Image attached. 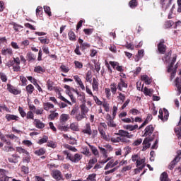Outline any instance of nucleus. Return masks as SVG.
I'll return each instance as SVG.
<instances>
[{"label": "nucleus", "instance_id": "39448f33", "mask_svg": "<svg viewBox=\"0 0 181 181\" xmlns=\"http://www.w3.org/2000/svg\"><path fill=\"white\" fill-rule=\"evenodd\" d=\"M165 40H161L158 45V50L159 53L163 54L166 52V46L165 45Z\"/></svg>", "mask_w": 181, "mask_h": 181}, {"label": "nucleus", "instance_id": "c03bdc74", "mask_svg": "<svg viewBox=\"0 0 181 181\" xmlns=\"http://www.w3.org/2000/svg\"><path fill=\"white\" fill-rule=\"evenodd\" d=\"M129 5L130 8H136L138 6V2H136V0H132L129 1Z\"/></svg>", "mask_w": 181, "mask_h": 181}, {"label": "nucleus", "instance_id": "f257e3e1", "mask_svg": "<svg viewBox=\"0 0 181 181\" xmlns=\"http://www.w3.org/2000/svg\"><path fill=\"white\" fill-rule=\"evenodd\" d=\"M63 153L64 155H66V159L71 160V162L74 163H78V162L83 159V155L79 153H75L74 156H71V153L67 151H64Z\"/></svg>", "mask_w": 181, "mask_h": 181}, {"label": "nucleus", "instance_id": "13d9d810", "mask_svg": "<svg viewBox=\"0 0 181 181\" xmlns=\"http://www.w3.org/2000/svg\"><path fill=\"white\" fill-rule=\"evenodd\" d=\"M144 91V93L146 94V95H152V89H148V88L145 87Z\"/></svg>", "mask_w": 181, "mask_h": 181}, {"label": "nucleus", "instance_id": "f03ea898", "mask_svg": "<svg viewBox=\"0 0 181 181\" xmlns=\"http://www.w3.org/2000/svg\"><path fill=\"white\" fill-rule=\"evenodd\" d=\"M176 55H175L173 58V60L170 65L168 66V73H171V79L173 80L175 78V76H176V71L177 70V64L175 66V63H176Z\"/></svg>", "mask_w": 181, "mask_h": 181}, {"label": "nucleus", "instance_id": "4be33fe9", "mask_svg": "<svg viewBox=\"0 0 181 181\" xmlns=\"http://www.w3.org/2000/svg\"><path fill=\"white\" fill-rule=\"evenodd\" d=\"M34 153L37 156H42V155H45L46 153V150L43 148H41L38 150L35 151Z\"/></svg>", "mask_w": 181, "mask_h": 181}, {"label": "nucleus", "instance_id": "72a5a7b5", "mask_svg": "<svg viewBox=\"0 0 181 181\" xmlns=\"http://www.w3.org/2000/svg\"><path fill=\"white\" fill-rule=\"evenodd\" d=\"M70 129L72 131H78V123L73 122L70 125Z\"/></svg>", "mask_w": 181, "mask_h": 181}, {"label": "nucleus", "instance_id": "412c9836", "mask_svg": "<svg viewBox=\"0 0 181 181\" xmlns=\"http://www.w3.org/2000/svg\"><path fill=\"white\" fill-rule=\"evenodd\" d=\"M124 129H128V131H135V129H137L138 128V124L135 125H131V124H127L124 126Z\"/></svg>", "mask_w": 181, "mask_h": 181}, {"label": "nucleus", "instance_id": "bf43d9fd", "mask_svg": "<svg viewBox=\"0 0 181 181\" xmlns=\"http://www.w3.org/2000/svg\"><path fill=\"white\" fill-rule=\"evenodd\" d=\"M98 130H99L100 135H102L103 138L104 139H105V138H107V135H105V131H104V129L99 127Z\"/></svg>", "mask_w": 181, "mask_h": 181}, {"label": "nucleus", "instance_id": "20e7f679", "mask_svg": "<svg viewBox=\"0 0 181 181\" xmlns=\"http://www.w3.org/2000/svg\"><path fill=\"white\" fill-rule=\"evenodd\" d=\"M106 120L107 125L111 128H115V127H117V124H115V122H114V119H112L110 114H107L106 115Z\"/></svg>", "mask_w": 181, "mask_h": 181}, {"label": "nucleus", "instance_id": "052dcab7", "mask_svg": "<svg viewBox=\"0 0 181 181\" xmlns=\"http://www.w3.org/2000/svg\"><path fill=\"white\" fill-rule=\"evenodd\" d=\"M164 112V119L165 121H168V118H169V112L165 108H163Z\"/></svg>", "mask_w": 181, "mask_h": 181}, {"label": "nucleus", "instance_id": "b1692460", "mask_svg": "<svg viewBox=\"0 0 181 181\" xmlns=\"http://www.w3.org/2000/svg\"><path fill=\"white\" fill-rule=\"evenodd\" d=\"M81 151V153H83V155H85L86 156H88V155H90V148H88V147L87 146H83Z\"/></svg>", "mask_w": 181, "mask_h": 181}, {"label": "nucleus", "instance_id": "9b49d317", "mask_svg": "<svg viewBox=\"0 0 181 181\" xmlns=\"http://www.w3.org/2000/svg\"><path fill=\"white\" fill-rule=\"evenodd\" d=\"M52 177H54V179H56L57 180H60L62 177H63L62 176V172H60V170H59L53 171Z\"/></svg>", "mask_w": 181, "mask_h": 181}, {"label": "nucleus", "instance_id": "0e129e2a", "mask_svg": "<svg viewBox=\"0 0 181 181\" xmlns=\"http://www.w3.org/2000/svg\"><path fill=\"white\" fill-rule=\"evenodd\" d=\"M27 78L28 80H29V81H30V83L34 84V86L37 85V82L36 81V79H35L33 77L28 76Z\"/></svg>", "mask_w": 181, "mask_h": 181}, {"label": "nucleus", "instance_id": "79ce46f5", "mask_svg": "<svg viewBox=\"0 0 181 181\" xmlns=\"http://www.w3.org/2000/svg\"><path fill=\"white\" fill-rule=\"evenodd\" d=\"M179 77H177L175 79V86L179 91V93H181V84L180 82H179Z\"/></svg>", "mask_w": 181, "mask_h": 181}, {"label": "nucleus", "instance_id": "f3484780", "mask_svg": "<svg viewBox=\"0 0 181 181\" xmlns=\"http://www.w3.org/2000/svg\"><path fill=\"white\" fill-rule=\"evenodd\" d=\"M127 87H128V84H127L124 80L121 79L118 83L117 89H119V91H122V88H127Z\"/></svg>", "mask_w": 181, "mask_h": 181}, {"label": "nucleus", "instance_id": "7c9ffc66", "mask_svg": "<svg viewBox=\"0 0 181 181\" xmlns=\"http://www.w3.org/2000/svg\"><path fill=\"white\" fill-rule=\"evenodd\" d=\"M75 118H76V121H81L82 119H84V118H87V116L86 115V114L81 112V113L76 115Z\"/></svg>", "mask_w": 181, "mask_h": 181}, {"label": "nucleus", "instance_id": "864d4df0", "mask_svg": "<svg viewBox=\"0 0 181 181\" xmlns=\"http://www.w3.org/2000/svg\"><path fill=\"white\" fill-rule=\"evenodd\" d=\"M44 11L45 13H47L49 16H52V11H50V7L47 6H44Z\"/></svg>", "mask_w": 181, "mask_h": 181}, {"label": "nucleus", "instance_id": "09e8293b", "mask_svg": "<svg viewBox=\"0 0 181 181\" xmlns=\"http://www.w3.org/2000/svg\"><path fill=\"white\" fill-rule=\"evenodd\" d=\"M100 151V153H102V155H103L104 158H107L108 156H107V150H105V148L99 146L98 147Z\"/></svg>", "mask_w": 181, "mask_h": 181}, {"label": "nucleus", "instance_id": "aec40b11", "mask_svg": "<svg viewBox=\"0 0 181 181\" xmlns=\"http://www.w3.org/2000/svg\"><path fill=\"white\" fill-rule=\"evenodd\" d=\"M83 134H87V135H91L92 131H91V126L90 124H86L85 129L83 130Z\"/></svg>", "mask_w": 181, "mask_h": 181}, {"label": "nucleus", "instance_id": "603ef678", "mask_svg": "<svg viewBox=\"0 0 181 181\" xmlns=\"http://www.w3.org/2000/svg\"><path fill=\"white\" fill-rule=\"evenodd\" d=\"M69 38L70 40H76V34L73 31L69 33Z\"/></svg>", "mask_w": 181, "mask_h": 181}, {"label": "nucleus", "instance_id": "c756f323", "mask_svg": "<svg viewBox=\"0 0 181 181\" xmlns=\"http://www.w3.org/2000/svg\"><path fill=\"white\" fill-rule=\"evenodd\" d=\"M89 110L88 107H87V106H86V104H82L81 105V113L82 114H87V112H88Z\"/></svg>", "mask_w": 181, "mask_h": 181}, {"label": "nucleus", "instance_id": "58836bf2", "mask_svg": "<svg viewBox=\"0 0 181 181\" xmlns=\"http://www.w3.org/2000/svg\"><path fill=\"white\" fill-rule=\"evenodd\" d=\"M39 40L41 43H42L43 45H49V42H50L49 40V39L47 38H45L43 37H39Z\"/></svg>", "mask_w": 181, "mask_h": 181}, {"label": "nucleus", "instance_id": "bb28decb", "mask_svg": "<svg viewBox=\"0 0 181 181\" xmlns=\"http://www.w3.org/2000/svg\"><path fill=\"white\" fill-rule=\"evenodd\" d=\"M92 87L93 91H98V81L97 79H95V78H93Z\"/></svg>", "mask_w": 181, "mask_h": 181}, {"label": "nucleus", "instance_id": "f704fd0d", "mask_svg": "<svg viewBox=\"0 0 181 181\" xmlns=\"http://www.w3.org/2000/svg\"><path fill=\"white\" fill-rule=\"evenodd\" d=\"M16 151L19 153H25V155H29V152H28V151L25 150V148H23L22 147H17Z\"/></svg>", "mask_w": 181, "mask_h": 181}, {"label": "nucleus", "instance_id": "7ed1b4c3", "mask_svg": "<svg viewBox=\"0 0 181 181\" xmlns=\"http://www.w3.org/2000/svg\"><path fill=\"white\" fill-rule=\"evenodd\" d=\"M145 158H139V160H137V161L136 162V167L138 168L135 169V172L136 173H139V172H141V170H142V169H144V168H145L146 164H145Z\"/></svg>", "mask_w": 181, "mask_h": 181}, {"label": "nucleus", "instance_id": "a878e982", "mask_svg": "<svg viewBox=\"0 0 181 181\" xmlns=\"http://www.w3.org/2000/svg\"><path fill=\"white\" fill-rule=\"evenodd\" d=\"M43 105L44 110H45V111H49V110L54 108V105L50 103H45Z\"/></svg>", "mask_w": 181, "mask_h": 181}, {"label": "nucleus", "instance_id": "423d86ee", "mask_svg": "<svg viewBox=\"0 0 181 181\" xmlns=\"http://www.w3.org/2000/svg\"><path fill=\"white\" fill-rule=\"evenodd\" d=\"M153 141V139H151V137L146 138L143 141V151H146L148 148L151 147V142Z\"/></svg>", "mask_w": 181, "mask_h": 181}, {"label": "nucleus", "instance_id": "774afa93", "mask_svg": "<svg viewBox=\"0 0 181 181\" xmlns=\"http://www.w3.org/2000/svg\"><path fill=\"white\" fill-rule=\"evenodd\" d=\"M95 176H97L95 174H92V175H90L87 179L88 180H90V181H95Z\"/></svg>", "mask_w": 181, "mask_h": 181}, {"label": "nucleus", "instance_id": "f8f14e48", "mask_svg": "<svg viewBox=\"0 0 181 181\" xmlns=\"http://www.w3.org/2000/svg\"><path fill=\"white\" fill-rule=\"evenodd\" d=\"M178 162H179V158H175L173 160H172L168 165V169H170V170H173V169H175V166L177 165Z\"/></svg>", "mask_w": 181, "mask_h": 181}, {"label": "nucleus", "instance_id": "5701e85b", "mask_svg": "<svg viewBox=\"0 0 181 181\" xmlns=\"http://www.w3.org/2000/svg\"><path fill=\"white\" fill-rule=\"evenodd\" d=\"M141 80L145 81L146 84H151L152 83V79L148 76V75L141 76Z\"/></svg>", "mask_w": 181, "mask_h": 181}, {"label": "nucleus", "instance_id": "680f3d73", "mask_svg": "<svg viewBox=\"0 0 181 181\" xmlns=\"http://www.w3.org/2000/svg\"><path fill=\"white\" fill-rule=\"evenodd\" d=\"M18 111L23 118H25V117H26V112L23 111V108L19 107Z\"/></svg>", "mask_w": 181, "mask_h": 181}, {"label": "nucleus", "instance_id": "5fc2aeb1", "mask_svg": "<svg viewBox=\"0 0 181 181\" xmlns=\"http://www.w3.org/2000/svg\"><path fill=\"white\" fill-rule=\"evenodd\" d=\"M0 77L1 81H3L4 83H6V81H8V78L6 77V75L4 73H0Z\"/></svg>", "mask_w": 181, "mask_h": 181}, {"label": "nucleus", "instance_id": "ddd939ff", "mask_svg": "<svg viewBox=\"0 0 181 181\" xmlns=\"http://www.w3.org/2000/svg\"><path fill=\"white\" fill-rule=\"evenodd\" d=\"M5 118L7 119V121H18L19 119V117L15 115H11L7 114L6 115Z\"/></svg>", "mask_w": 181, "mask_h": 181}, {"label": "nucleus", "instance_id": "ea45409f", "mask_svg": "<svg viewBox=\"0 0 181 181\" xmlns=\"http://www.w3.org/2000/svg\"><path fill=\"white\" fill-rule=\"evenodd\" d=\"M110 90L112 91V94H115V93H117V83H111Z\"/></svg>", "mask_w": 181, "mask_h": 181}, {"label": "nucleus", "instance_id": "6ab92c4d", "mask_svg": "<svg viewBox=\"0 0 181 181\" xmlns=\"http://www.w3.org/2000/svg\"><path fill=\"white\" fill-rule=\"evenodd\" d=\"M70 118V116L67 114H62L60 116V124H63V122H66V121H69V119Z\"/></svg>", "mask_w": 181, "mask_h": 181}, {"label": "nucleus", "instance_id": "2f4dec72", "mask_svg": "<svg viewBox=\"0 0 181 181\" xmlns=\"http://www.w3.org/2000/svg\"><path fill=\"white\" fill-rule=\"evenodd\" d=\"M27 57H28V60H29V62H35V60H36V56H35V54H32V52H28L27 54Z\"/></svg>", "mask_w": 181, "mask_h": 181}, {"label": "nucleus", "instance_id": "dca6fc26", "mask_svg": "<svg viewBox=\"0 0 181 181\" xmlns=\"http://www.w3.org/2000/svg\"><path fill=\"white\" fill-rule=\"evenodd\" d=\"M95 163H97V158H91L89 160V163H88V165L86 167L87 170H90V169H91V168H93L94 165H95Z\"/></svg>", "mask_w": 181, "mask_h": 181}, {"label": "nucleus", "instance_id": "6e6552de", "mask_svg": "<svg viewBox=\"0 0 181 181\" xmlns=\"http://www.w3.org/2000/svg\"><path fill=\"white\" fill-rule=\"evenodd\" d=\"M153 125H148L146 127L145 130H144V134L143 135V136H151V135H152V134L153 133Z\"/></svg>", "mask_w": 181, "mask_h": 181}, {"label": "nucleus", "instance_id": "473e14b6", "mask_svg": "<svg viewBox=\"0 0 181 181\" xmlns=\"http://www.w3.org/2000/svg\"><path fill=\"white\" fill-rule=\"evenodd\" d=\"M111 168H115L114 167V160H111L109 161L107 165L105 166V170H108V169H111Z\"/></svg>", "mask_w": 181, "mask_h": 181}, {"label": "nucleus", "instance_id": "a211bd4d", "mask_svg": "<svg viewBox=\"0 0 181 181\" xmlns=\"http://www.w3.org/2000/svg\"><path fill=\"white\" fill-rule=\"evenodd\" d=\"M87 145H88L89 148H90V150L92 151V153H93V155L95 156H99L100 153H98V149H97V148L94 146H91L90 144L87 143Z\"/></svg>", "mask_w": 181, "mask_h": 181}, {"label": "nucleus", "instance_id": "3c124183", "mask_svg": "<svg viewBox=\"0 0 181 181\" xmlns=\"http://www.w3.org/2000/svg\"><path fill=\"white\" fill-rule=\"evenodd\" d=\"M74 64H75L76 69H83V63L78 61H74Z\"/></svg>", "mask_w": 181, "mask_h": 181}, {"label": "nucleus", "instance_id": "4468645a", "mask_svg": "<svg viewBox=\"0 0 181 181\" xmlns=\"http://www.w3.org/2000/svg\"><path fill=\"white\" fill-rule=\"evenodd\" d=\"M34 125H35L36 128H39V129H42L45 127V124L39 119H35L34 120Z\"/></svg>", "mask_w": 181, "mask_h": 181}, {"label": "nucleus", "instance_id": "de8ad7c7", "mask_svg": "<svg viewBox=\"0 0 181 181\" xmlns=\"http://www.w3.org/2000/svg\"><path fill=\"white\" fill-rule=\"evenodd\" d=\"M91 71H88L86 74V80L88 83H91Z\"/></svg>", "mask_w": 181, "mask_h": 181}, {"label": "nucleus", "instance_id": "cd10ccee", "mask_svg": "<svg viewBox=\"0 0 181 181\" xmlns=\"http://www.w3.org/2000/svg\"><path fill=\"white\" fill-rule=\"evenodd\" d=\"M34 71L35 73H45V71H46V69L44 68V67H42L40 66H35V69H34Z\"/></svg>", "mask_w": 181, "mask_h": 181}, {"label": "nucleus", "instance_id": "0eeeda50", "mask_svg": "<svg viewBox=\"0 0 181 181\" xmlns=\"http://www.w3.org/2000/svg\"><path fill=\"white\" fill-rule=\"evenodd\" d=\"M117 135H119V136L128 138L129 139L134 138V134H129V133L125 130H119L118 133H117Z\"/></svg>", "mask_w": 181, "mask_h": 181}, {"label": "nucleus", "instance_id": "69168bd1", "mask_svg": "<svg viewBox=\"0 0 181 181\" xmlns=\"http://www.w3.org/2000/svg\"><path fill=\"white\" fill-rule=\"evenodd\" d=\"M118 167H115L110 170H107L105 172V175H110V173H114L116 170H117Z\"/></svg>", "mask_w": 181, "mask_h": 181}, {"label": "nucleus", "instance_id": "8fccbe9b", "mask_svg": "<svg viewBox=\"0 0 181 181\" xmlns=\"http://www.w3.org/2000/svg\"><path fill=\"white\" fill-rule=\"evenodd\" d=\"M47 146H49V148H52L53 149H54V148H56L57 146V144H56V143L54 141H48L47 142Z\"/></svg>", "mask_w": 181, "mask_h": 181}, {"label": "nucleus", "instance_id": "393cba45", "mask_svg": "<svg viewBox=\"0 0 181 181\" xmlns=\"http://www.w3.org/2000/svg\"><path fill=\"white\" fill-rule=\"evenodd\" d=\"M160 181H170V180L168 177V173L163 172L160 177Z\"/></svg>", "mask_w": 181, "mask_h": 181}, {"label": "nucleus", "instance_id": "a18cd8bd", "mask_svg": "<svg viewBox=\"0 0 181 181\" xmlns=\"http://www.w3.org/2000/svg\"><path fill=\"white\" fill-rule=\"evenodd\" d=\"M4 151L5 152H13L15 148H13L11 146H6L4 147Z\"/></svg>", "mask_w": 181, "mask_h": 181}, {"label": "nucleus", "instance_id": "4c0bfd02", "mask_svg": "<svg viewBox=\"0 0 181 181\" xmlns=\"http://www.w3.org/2000/svg\"><path fill=\"white\" fill-rule=\"evenodd\" d=\"M48 139H49V137H47V136H44L41 139H40L38 141V144L40 145H42L43 144H46V142H47Z\"/></svg>", "mask_w": 181, "mask_h": 181}, {"label": "nucleus", "instance_id": "e2e57ef3", "mask_svg": "<svg viewBox=\"0 0 181 181\" xmlns=\"http://www.w3.org/2000/svg\"><path fill=\"white\" fill-rule=\"evenodd\" d=\"M59 98L62 100V101H64V103H66V104H69V105H71V103L66 98H64L62 95H59Z\"/></svg>", "mask_w": 181, "mask_h": 181}, {"label": "nucleus", "instance_id": "49530a36", "mask_svg": "<svg viewBox=\"0 0 181 181\" xmlns=\"http://www.w3.org/2000/svg\"><path fill=\"white\" fill-rule=\"evenodd\" d=\"M47 86L49 91H52V90H53V86H54L53 81H52L51 80H48L47 82Z\"/></svg>", "mask_w": 181, "mask_h": 181}, {"label": "nucleus", "instance_id": "1a4fd4ad", "mask_svg": "<svg viewBox=\"0 0 181 181\" xmlns=\"http://www.w3.org/2000/svg\"><path fill=\"white\" fill-rule=\"evenodd\" d=\"M7 90L8 91H9V93H11V94H14V95H18V94H21V91L11 84H7Z\"/></svg>", "mask_w": 181, "mask_h": 181}, {"label": "nucleus", "instance_id": "2eb2a0df", "mask_svg": "<svg viewBox=\"0 0 181 181\" xmlns=\"http://www.w3.org/2000/svg\"><path fill=\"white\" fill-rule=\"evenodd\" d=\"M1 54H3V56H12V49L3 48L1 49Z\"/></svg>", "mask_w": 181, "mask_h": 181}, {"label": "nucleus", "instance_id": "e433bc0d", "mask_svg": "<svg viewBox=\"0 0 181 181\" xmlns=\"http://www.w3.org/2000/svg\"><path fill=\"white\" fill-rule=\"evenodd\" d=\"M57 117H59V113L54 112H52V113L49 115L48 118L51 121H53V119H54V118H57Z\"/></svg>", "mask_w": 181, "mask_h": 181}, {"label": "nucleus", "instance_id": "a19ab883", "mask_svg": "<svg viewBox=\"0 0 181 181\" xmlns=\"http://www.w3.org/2000/svg\"><path fill=\"white\" fill-rule=\"evenodd\" d=\"M119 142H122L124 144H128L129 142V139L127 137H124L122 136H119Z\"/></svg>", "mask_w": 181, "mask_h": 181}, {"label": "nucleus", "instance_id": "338daca9", "mask_svg": "<svg viewBox=\"0 0 181 181\" xmlns=\"http://www.w3.org/2000/svg\"><path fill=\"white\" fill-rule=\"evenodd\" d=\"M59 129H60L61 131H69V127L67 126H63L62 124H59L58 126Z\"/></svg>", "mask_w": 181, "mask_h": 181}, {"label": "nucleus", "instance_id": "4d7b16f0", "mask_svg": "<svg viewBox=\"0 0 181 181\" xmlns=\"http://www.w3.org/2000/svg\"><path fill=\"white\" fill-rule=\"evenodd\" d=\"M20 80L22 82V86H26V84H28V79H26V78H25V76H20Z\"/></svg>", "mask_w": 181, "mask_h": 181}, {"label": "nucleus", "instance_id": "c85d7f7f", "mask_svg": "<svg viewBox=\"0 0 181 181\" xmlns=\"http://www.w3.org/2000/svg\"><path fill=\"white\" fill-rule=\"evenodd\" d=\"M27 93L28 94H32L35 91V87L32 84H29L25 88Z\"/></svg>", "mask_w": 181, "mask_h": 181}, {"label": "nucleus", "instance_id": "6e6d98bb", "mask_svg": "<svg viewBox=\"0 0 181 181\" xmlns=\"http://www.w3.org/2000/svg\"><path fill=\"white\" fill-rule=\"evenodd\" d=\"M118 100H120V103H124L125 101V95L122 93H119V96H117Z\"/></svg>", "mask_w": 181, "mask_h": 181}, {"label": "nucleus", "instance_id": "37998d69", "mask_svg": "<svg viewBox=\"0 0 181 181\" xmlns=\"http://www.w3.org/2000/svg\"><path fill=\"white\" fill-rule=\"evenodd\" d=\"M71 90L74 91V93H76V94H77L78 97H81V98L79 100H81V101H83V100H84L86 98L83 95V94L80 93V92H78L77 90L74 89V88H71Z\"/></svg>", "mask_w": 181, "mask_h": 181}, {"label": "nucleus", "instance_id": "c9c22d12", "mask_svg": "<svg viewBox=\"0 0 181 181\" xmlns=\"http://www.w3.org/2000/svg\"><path fill=\"white\" fill-rule=\"evenodd\" d=\"M64 148H66V149H69V151H71L72 152H77V148H76L73 146H70L69 144H64Z\"/></svg>", "mask_w": 181, "mask_h": 181}, {"label": "nucleus", "instance_id": "9d476101", "mask_svg": "<svg viewBox=\"0 0 181 181\" xmlns=\"http://www.w3.org/2000/svg\"><path fill=\"white\" fill-rule=\"evenodd\" d=\"M8 160L10 162V163H18V162H19V156L13 154L8 158Z\"/></svg>", "mask_w": 181, "mask_h": 181}]
</instances>
